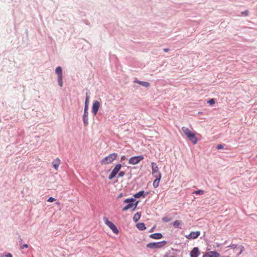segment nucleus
I'll return each mask as SVG.
<instances>
[{
  "instance_id": "0eeeda50",
  "label": "nucleus",
  "mask_w": 257,
  "mask_h": 257,
  "mask_svg": "<svg viewBox=\"0 0 257 257\" xmlns=\"http://www.w3.org/2000/svg\"><path fill=\"white\" fill-rule=\"evenodd\" d=\"M227 247H229L236 251L237 250L238 252L236 253L237 256L239 255L244 250V248L242 245H237L235 244H231Z\"/></svg>"
},
{
  "instance_id": "5701e85b",
  "label": "nucleus",
  "mask_w": 257,
  "mask_h": 257,
  "mask_svg": "<svg viewBox=\"0 0 257 257\" xmlns=\"http://www.w3.org/2000/svg\"><path fill=\"white\" fill-rule=\"evenodd\" d=\"M181 222L179 220H175L173 223V225L176 228H178L179 226L181 225Z\"/></svg>"
},
{
  "instance_id": "a878e982",
  "label": "nucleus",
  "mask_w": 257,
  "mask_h": 257,
  "mask_svg": "<svg viewBox=\"0 0 257 257\" xmlns=\"http://www.w3.org/2000/svg\"><path fill=\"white\" fill-rule=\"evenodd\" d=\"M58 83L61 87L63 86L62 77H58Z\"/></svg>"
},
{
  "instance_id": "c756f323",
  "label": "nucleus",
  "mask_w": 257,
  "mask_h": 257,
  "mask_svg": "<svg viewBox=\"0 0 257 257\" xmlns=\"http://www.w3.org/2000/svg\"><path fill=\"white\" fill-rule=\"evenodd\" d=\"M135 203H134V208L133 209V211H134L136 209V208L139 203L138 201H135Z\"/></svg>"
},
{
  "instance_id": "9d476101",
  "label": "nucleus",
  "mask_w": 257,
  "mask_h": 257,
  "mask_svg": "<svg viewBox=\"0 0 257 257\" xmlns=\"http://www.w3.org/2000/svg\"><path fill=\"white\" fill-rule=\"evenodd\" d=\"M100 106V103L97 100L94 101V102L93 103L92 112L94 114V115H96V114L97 113Z\"/></svg>"
},
{
  "instance_id": "6e6552de",
  "label": "nucleus",
  "mask_w": 257,
  "mask_h": 257,
  "mask_svg": "<svg viewBox=\"0 0 257 257\" xmlns=\"http://www.w3.org/2000/svg\"><path fill=\"white\" fill-rule=\"evenodd\" d=\"M144 159L143 155L135 156L131 158L128 160V163L130 164L136 165L138 164L141 161Z\"/></svg>"
},
{
  "instance_id": "412c9836",
  "label": "nucleus",
  "mask_w": 257,
  "mask_h": 257,
  "mask_svg": "<svg viewBox=\"0 0 257 257\" xmlns=\"http://www.w3.org/2000/svg\"><path fill=\"white\" fill-rule=\"evenodd\" d=\"M137 227L140 230H144L146 229L145 225L144 223H139L137 224Z\"/></svg>"
},
{
  "instance_id": "4c0bfd02",
  "label": "nucleus",
  "mask_w": 257,
  "mask_h": 257,
  "mask_svg": "<svg viewBox=\"0 0 257 257\" xmlns=\"http://www.w3.org/2000/svg\"><path fill=\"white\" fill-rule=\"evenodd\" d=\"M168 50H169V49H164V51H165V52H167Z\"/></svg>"
},
{
  "instance_id": "e433bc0d",
  "label": "nucleus",
  "mask_w": 257,
  "mask_h": 257,
  "mask_svg": "<svg viewBox=\"0 0 257 257\" xmlns=\"http://www.w3.org/2000/svg\"><path fill=\"white\" fill-rule=\"evenodd\" d=\"M122 196V194L121 193L118 196V198H121V197Z\"/></svg>"
},
{
  "instance_id": "f8f14e48",
  "label": "nucleus",
  "mask_w": 257,
  "mask_h": 257,
  "mask_svg": "<svg viewBox=\"0 0 257 257\" xmlns=\"http://www.w3.org/2000/svg\"><path fill=\"white\" fill-rule=\"evenodd\" d=\"M200 234V232L199 231H192L189 234L186 235L185 237L188 239H196Z\"/></svg>"
},
{
  "instance_id": "20e7f679",
  "label": "nucleus",
  "mask_w": 257,
  "mask_h": 257,
  "mask_svg": "<svg viewBox=\"0 0 257 257\" xmlns=\"http://www.w3.org/2000/svg\"><path fill=\"white\" fill-rule=\"evenodd\" d=\"M167 244L166 241H162L157 242H151L147 244V247L149 248H160Z\"/></svg>"
},
{
  "instance_id": "f03ea898",
  "label": "nucleus",
  "mask_w": 257,
  "mask_h": 257,
  "mask_svg": "<svg viewBox=\"0 0 257 257\" xmlns=\"http://www.w3.org/2000/svg\"><path fill=\"white\" fill-rule=\"evenodd\" d=\"M117 157L116 153H113L109 154L108 156L105 157L101 160L100 163L101 165H107L111 163L113 161L115 160Z\"/></svg>"
},
{
  "instance_id": "b1692460",
  "label": "nucleus",
  "mask_w": 257,
  "mask_h": 257,
  "mask_svg": "<svg viewBox=\"0 0 257 257\" xmlns=\"http://www.w3.org/2000/svg\"><path fill=\"white\" fill-rule=\"evenodd\" d=\"M171 219H172L171 218H169V217H167V216L164 217L162 218V220L164 222H169V221H170L171 220Z\"/></svg>"
},
{
  "instance_id": "ddd939ff",
  "label": "nucleus",
  "mask_w": 257,
  "mask_h": 257,
  "mask_svg": "<svg viewBox=\"0 0 257 257\" xmlns=\"http://www.w3.org/2000/svg\"><path fill=\"white\" fill-rule=\"evenodd\" d=\"M219 253L216 251H210L206 252L203 255V257H219Z\"/></svg>"
},
{
  "instance_id": "1a4fd4ad",
  "label": "nucleus",
  "mask_w": 257,
  "mask_h": 257,
  "mask_svg": "<svg viewBox=\"0 0 257 257\" xmlns=\"http://www.w3.org/2000/svg\"><path fill=\"white\" fill-rule=\"evenodd\" d=\"M151 167L152 170V175H153L154 176L160 175L162 176V174L161 172L159 171V168L156 163L152 162L151 163Z\"/></svg>"
},
{
  "instance_id": "58836bf2",
  "label": "nucleus",
  "mask_w": 257,
  "mask_h": 257,
  "mask_svg": "<svg viewBox=\"0 0 257 257\" xmlns=\"http://www.w3.org/2000/svg\"><path fill=\"white\" fill-rule=\"evenodd\" d=\"M222 257H230V256H223Z\"/></svg>"
},
{
  "instance_id": "473e14b6",
  "label": "nucleus",
  "mask_w": 257,
  "mask_h": 257,
  "mask_svg": "<svg viewBox=\"0 0 257 257\" xmlns=\"http://www.w3.org/2000/svg\"><path fill=\"white\" fill-rule=\"evenodd\" d=\"M248 12L247 11H245L244 12H241V15H244V16H247L248 15Z\"/></svg>"
},
{
  "instance_id": "aec40b11",
  "label": "nucleus",
  "mask_w": 257,
  "mask_h": 257,
  "mask_svg": "<svg viewBox=\"0 0 257 257\" xmlns=\"http://www.w3.org/2000/svg\"><path fill=\"white\" fill-rule=\"evenodd\" d=\"M141 216V212H137V213H136L133 217L134 221L136 222H137L140 219Z\"/></svg>"
},
{
  "instance_id": "a211bd4d",
  "label": "nucleus",
  "mask_w": 257,
  "mask_h": 257,
  "mask_svg": "<svg viewBox=\"0 0 257 257\" xmlns=\"http://www.w3.org/2000/svg\"><path fill=\"white\" fill-rule=\"evenodd\" d=\"M135 83H137L138 84H139L145 87H149L150 86V84L148 82H145V81H141L139 80H136L135 81Z\"/></svg>"
},
{
  "instance_id": "dca6fc26",
  "label": "nucleus",
  "mask_w": 257,
  "mask_h": 257,
  "mask_svg": "<svg viewBox=\"0 0 257 257\" xmlns=\"http://www.w3.org/2000/svg\"><path fill=\"white\" fill-rule=\"evenodd\" d=\"M60 160L59 158H56L53 161L52 165L56 170H58V167L60 164Z\"/></svg>"
},
{
  "instance_id": "423d86ee",
  "label": "nucleus",
  "mask_w": 257,
  "mask_h": 257,
  "mask_svg": "<svg viewBox=\"0 0 257 257\" xmlns=\"http://www.w3.org/2000/svg\"><path fill=\"white\" fill-rule=\"evenodd\" d=\"M121 168V165L120 164H116L114 169L112 170V172H111L110 174L108 176V179L109 180H112L114 177H115L116 174L118 173L119 172L120 169Z\"/></svg>"
},
{
  "instance_id": "72a5a7b5",
  "label": "nucleus",
  "mask_w": 257,
  "mask_h": 257,
  "mask_svg": "<svg viewBox=\"0 0 257 257\" xmlns=\"http://www.w3.org/2000/svg\"><path fill=\"white\" fill-rule=\"evenodd\" d=\"M6 257H13L12 256V254L10 253H8L7 255H6Z\"/></svg>"
},
{
  "instance_id": "7ed1b4c3",
  "label": "nucleus",
  "mask_w": 257,
  "mask_h": 257,
  "mask_svg": "<svg viewBox=\"0 0 257 257\" xmlns=\"http://www.w3.org/2000/svg\"><path fill=\"white\" fill-rule=\"evenodd\" d=\"M103 220L105 224L109 227V228L116 234H118L119 230L117 228L116 226L112 222L109 221L107 217H104Z\"/></svg>"
},
{
  "instance_id": "6ab92c4d",
  "label": "nucleus",
  "mask_w": 257,
  "mask_h": 257,
  "mask_svg": "<svg viewBox=\"0 0 257 257\" xmlns=\"http://www.w3.org/2000/svg\"><path fill=\"white\" fill-rule=\"evenodd\" d=\"M56 73L58 74V76L62 77V70L60 66H58L56 68L55 70Z\"/></svg>"
},
{
  "instance_id": "2eb2a0df",
  "label": "nucleus",
  "mask_w": 257,
  "mask_h": 257,
  "mask_svg": "<svg viewBox=\"0 0 257 257\" xmlns=\"http://www.w3.org/2000/svg\"><path fill=\"white\" fill-rule=\"evenodd\" d=\"M154 177L156 179L154 181L153 185L155 188H157L159 186L160 181L162 177L160 175H159L158 176H155Z\"/></svg>"
},
{
  "instance_id": "7c9ffc66",
  "label": "nucleus",
  "mask_w": 257,
  "mask_h": 257,
  "mask_svg": "<svg viewBox=\"0 0 257 257\" xmlns=\"http://www.w3.org/2000/svg\"><path fill=\"white\" fill-rule=\"evenodd\" d=\"M216 148L218 150L222 149L223 148V146L222 145L219 144L217 146Z\"/></svg>"
},
{
  "instance_id": "c85d7f7f",
  "label": "nucleus",
  "mask_w": 257,
  "mask_h": 257,
  "mask_svg": "<svg viewBox=\"0 0 257 257\" xmlns=\"http://www.w3.org/2000/svg\"><path fill=\"white\" fill-rule=\"evenodd\" d=\"M55 201V199L52 197H50V198H49V199L47 200V201L50 202H53Z\"/></svg>"
},
{
  "instance_id": "c9c22d12",
  "label": "nucleus",
  "mask_w": 257,
  "mask_h": 257,
  "mask_svg": "<svg viewBox=\"0 0 257 257\" xmlns=\"http://www.w3.org/2000/svg\"><path fill=\"white\" fill-rule=\"evenodd\" d=\"M125 159V157L124 156H122L121 157V161H123Z\"/></svg>"
},
{
  "instance_id": "9b49d317",
  "label": "nucleus",
  "mask_w": 257,
  "mask_h": 257,
  "mask_svg": "<svg viewBox=\"0 0 257 257\" xmlns=\"http://www.w3.org/2000/svg\"><path fill=\"white\" fill-rule=\"evenodd\" d=\"M88 107L86 105L85 106L84 111V114L83 115V123L85 126H87L88 124V112L87 111Z\"/></svg>"
},
{
  "instance_id": "cd10ccee",
  "label": "nucleus",
  "mask_w": 257,
  "mask_h": 257,
  "mask_svg": "<svg viewBox=\"0 0 257 257\" xmlns=\"http://www.w3.org/2000/svg\"><path fill=\"white\" fill-rule=\"evenodd\" d=\"M124 174H125L124 172L121 171L120 172H118V174L117 177L118 178L122 177H123L124 175Z\"/></svg>"
},
{
  "instance_id": "f257e3e1",
  "label": "nucleus",
  "mask_w": 257,
  "mask_h": 257,
  "mask_svg": "<svg viewBox=\"0 0 257 257\" xmlns=\"http://www.w3.org/2000/svg\"><path fill=\"white\" fill-rule=\"evenodd\" d=\"M182 131L185 135L189 139V140L194 144L197 143L198 139L195 136V134L191 131L188 127L183 126L182 127Z\"/></svg>"
},
{
  "instance_id": "bb28decb",
  "label": "nucleus",
  "mask_w": 257,
  "mask_h": 257,
  "mask_svg": "<svg viewBox=\"0 0 257 257\" xmlns=\"http://www.w3.org/2000/svg\"><path fill=\"white\" fill-rule=\"evenodd\" d=\"M208 103H209L210 105H212L215 103V100L214 99H210L208 101Z\"/></svg>"
},
{
  "instance_id": "f3484780",
  "label": "nucleus",
  "mask_w": 257,
  "mask_h": 257,
  "mask_svg": "<svg viewBox=\"0 0 257 257\" xmlns=\"http://www.w3.org/2000/svg\"><path fill=\"white\" fill-rule=\"evenodd\" d=\"M162 237H163V235L160 233H155L151 234L150 235V238H153V239H161L162 238Z\"/></svg>"
},
{
  "instance_id": "4be33fe9",
  "label": "nucleus",
  "mask_w": 257,
  "mask_h": 257,
  "mask_svg": "<svg viewBox=\"0 0 257 257\" xmlns=\"http://www.w3.org/2000/svg\"><path fill=\"white\" fill-rule=\"evenodd\" d=\"M145 194V192L144 191H140L139 192L135 194L134 195V196L135 198H139L141 196H145V194Z\"/></svg>"
},
{
  "instance_id": "2f4dec72",
  "label": "nucleus",
  "mask_w": 257,
  "mask_h": 257,
  "mask_svg": "<svg viewBox=\"0 0 257 257\" xmlns=\"http://www.w3.org/2000/svg\"><path fill=\"white\" fill-rule=\"evenodd\" d=\"M28 245L27 244H24L23 245H21L20 248L21 249H24V248H28Z\"/></svg>"
},
{
  "instance_id": "39448f33",
  "label": "nucleus",
  "mask_w": 257,
  "mask_h": 257,
  "mask_svg": "<svg viewBox=\"0 0 257 257\" xmlns=\"http://www.w3.org/2000/svg\"><path fill=\"white\" fill-rule=\"evenodd\" d=\"M136 201L134 198H127L124 200V203L127 204L122 208L123 211H126L128 209L134 207V202Z\"/></svg>"
},
{
  "instance_id": "ea45409f",
  "label": "nucleus",
  "mask_w": 257,
  "mask_h": 257,
  "mask_svg": "<svg viewBox=\"0 0 257 257\" xmlns=\"http://www.w3.org/2000/svg\"><path fill=\"white\" fill-rule=\"evenodd\" d=\"M57 204L59 205L60 203L59 202H57Z\"/></svg>"
},
{
  "instance_id": "393cba45",
  "label": "nucleus",
  "mask_w": 257,
  "mask_h": 257,
  "mask_svg": "<svg viewBox=\"0 0 257 257\" xmlns=\"http://www.w3.org/2000/svg\"><path fill=\"white\" fill-rule=\"evenodd\" d=\"M194 194L196 195H202L204 193V191L201 190H197L194 192Z\"/></svg>"
},
{
  "instance_id": "f704fd0d",
  "label": "nucleus",
  "mask_w": 257,
  "mask_h": 257,
  "mask_svg": "<svg viewBox=\"0 0 257 257\" xmlns=\"http://www.w3.org/2000/svg\"><path fill=\"white\" fill-rule=\"evenodd\" d=\"M88 100V97L87 96L86 98V101H85V105H86L87 106V103Z\"/></svg>"
},
{
  "instance_id": "4468645a",
  "label": "nucleus",
  "mask_w": 257,
  "mask_h": 257,
  "mask_svg": "<svg viewBox=\"0 0 257 257\" xmlns=\"http://www.w3.org/2000/svg\"><path fill=\"white\" fill-rule=\"evenodd\" d=\"M200 254L199 249L197 247H194L190 253V257H198Z\"/></svg>"
}]
</instances>
